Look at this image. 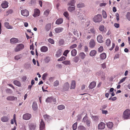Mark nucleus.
I'll use <instances>...</instances> for the list:
<instances>
[{
	"mask_svg": "<svg viewBox=\"0 0 130 130\" xmlns=\"http://www.w3.org/2000/svg\"><path fill=\"white\" fill-rule=\"evenodd\" d=\"M51 23H48L46 25L45 29L47 31H48L51 28Z\"/></svg>",
	"mask_w": 130,
	"mask_h": 130,
	"instance_id": "nucleus-27",
	"label": "nucleus"
},
{
	"mask_svg": "<svg viewBox=\"0 0 130 130\" xmlns=\"http://www.w3.org/2000/svg\"><path fill=\"white\" fill-rule=\"evenodd\" d=\"M64 108V106L62 105H59L57 107V108L59 110H62Z\"/></svg>",
	"mask_w": 130,
	"mask_h": 130,
	"instance_id": "nucleus-39",
	"label": "nucleus"
},
{
	"mask_svg": "<svg viewBox=\"0 0 130 130\" xmlns=\"http://www.w3.org/2000/svg\"><path fill=\"white\" fill-rule=\"evenodd\" d=\"M13 12V10L11 9H10L8 10L7 12H6V15H8L9 14H11Z\"/></svg>",
	"mask_w": 130,
	"mask_h": 130,
	"instance_id": "nucleus-50",
	"label": "nucleus"
},
{
	"mask_svg": "<svg viewBox=\"0 0 130 130\" xmlns=\"http://www.w3.org/2000/svg\"><path fill=\"white\" fill-rule=\"evenodd\" d=\"M96 42L93 39H91L89 42V46L90 48L94 47L96 45Z\"/></svg>",
	"mask_w": 130,
	"mask_h": 130,
	"instance_id": "nucleus-4",
	"label": "nucleus"
},
{
	"mask_svg": "<svg viewBox=\"0 0 130 130\" xmlns=\"http://www.w3.org/2000/svg\"><path fill=\"white\" fill-rule=\"evenodd\" d=\"M77 45L76 44H74L71 45L70 47V49H72L76 47H77Z\"/></svg>",
	"mask_w": 130,
	"mask_h": 130,
	"instance_id": "nucleus-57",
	"label": "nucleus"
},
{
	"mask_svg": "<svg viewBox=\"0 0 130 130\" xmlns=\"http://www.w3.org/2000/svg\"><path fill=\"white\" fill-rule=\"evenodd\" d=\"M32 107L33 110L34 111L36 110L38 108V106L37 103L35 102H33Z\"/></svg>",
	"mask_w": 130,
	"mask_h": 130,
	"instance_id": "nucleus-21",
	"label": "nucleus"
},
{
	"mask_svg": "<svg viewBox=\"0 0 130 130\" xmlns=\"http://www.w3.org/2000/svg\"><path fill=\"white\" fill-rule=\"evenodd\" d=\"M90 32L94 35H95L96 33V31L95 29L94 28H91L90 30Z\"/></svg>",
	"mask_w": 130,
	"mask_h": 130,
	"instance_id": "nucleus-34",
	"label": "nucleus"
},
{
	"mask_svg": "<svg viewBox=\"0 0 130 130\" xmlns=\"http://www.w3.org/2000/svg\"><path fill=\"white\" fill-rule=\"evenodd\" d=\"M79 55L80 57V58L82 59H84L86 56V55L83 52H80L79 54Z\"/></svg>",
	"mask_w": 130,
	"mask_h": 130,
	"instance_id": "nucleus-29",
	"label": "nucleus"
},
{
	"mask_svg": "<svg viewBox=\"0 0 130 130\" xmlns=\"http://www.w3.org/2000/svg\"><path fill=\"white\" fill-rule=\"evenodd\" d=\"M21 12L22 15L24 16L27 17L29 15L28 11L26 9L21 10Z\"/></svg>",
	"mask_w": 130,
	"mask_h": 130,
	"instance_id": "nucleus-9",
	"label": "nucleus"
},
{
	"mask_svg": "<svg viewBox=\"0 0 130 130\" xmlns=\"http://www.w3.org/2000/svg\"><path fill=\"white\" fill-rule=\"evenodd\" d=\"M107 127L110 129H111L113 126V124L111 122L107 123Z\"/></svg>",
	"mask_w": 130,
	"mask_h": 130,
	"instance_id": "nucleus-26",
	"label": "nucleus"
},
{
	"mask_svg": "<svg viewBox=\"0 0 130 130\" xmlns=\"http://www.w3.org/2000/svg\"><path fill=\"white\" fill-rule=\"evenodd\" d=\"M102 68L103 69H104L106 68V63L104 62L102 64H101Z\"/></svg>",
	"mask_w": 130,
	"mask_h": 130,
	"instance_id": "nucleus-63",
	"label": "nucleus"
},
{
	"mask_svg": "<svg viewBox=\"0 0 130 130\" xmlns=\"http://www.w3.org/2000/svg\"><path fill=\"white\" fill-rule=\"evenodd\" d=\"M53 99V97L52 96L46 99L45 101L47 103L51 102H52Z\"/></svg>",
	"mask_w": 130,
	"mask_h": 130,
	"instance_id": "nucleus-35",
	"label": "nucleus"
},
{
	"mask_svg": "<svg viewBox=\"0 0 130 130\" xmlns=\"http://www.w3.org/2000/svg\"><path fill=\"white\" fill-rule=\"evenodd\" d=\"M48 48L47 47L45 46H43L42 47L40 48V50L42 52H45L47 51Z\"/></svg>",
	"mask_w": 130,
	"mask_h": 130,
	"instance_id": "nucleus-23",
	"label": "nucleus"
},
{
	"mask_svg": "<svg viewBox=\"0 0 130 130\" xmlns=\"http://www.w3.org/2000/svg\"><path fill=\"white\" fill-rule=\"evenodd\" d=\"M71 55L73 56H75L76 54L77 51L76 50L74 49L71 51Z\"/></svg>",
	"mask_w": 130,
	"mask_h": 130,
	"instance_id": "nucleus-36",
	"label": "nucleus"
},
{
	"mask_svg": "<svg viewBox=\"0 0 130 130\" xmlns=\"http://www.w3.org/2000/svg\"><path fill=\"white\" fill-rule=\"evenodd\" d=\"M62 63L64 64L67 65H70L71 63L69 61L65 60L62 62Z\"/></svg>",
	"mask_w": 130,
	"mask_h": 130,
	"instance_id": "nucleus-40",
	"label": "nucleus"
},
{
	"mask_svg": "<svg viewBox=\"0 0 130 130\" xmlns=\"http://www.w3.org/2000/svg\"><path fill=\"white\" fill-rule=\"evenodd\" d=\"M102 79L104 80L105 78V74L103 72V73L101 75Z\"/></svg>",
	"mask_w": 130,
	"mask_h": 130,
	"instance_id": "nucleus-64",
	"label": "nucleus"
},
{
	"mask_svg": "<svg viewBox=\"0 0 130 130\" xmlns=\"http://www.w3.org/2000/svg\"><path fill=\"white\" fill-rule=\"evenodd\" d=\"M75 87V80H72L71 84V89H74Z\"/></svg>",
	"mask_w": 130,
	"mask_h": 130,
	"instance_id": "nucleus-28",
	"label": "nucleus"
},
{
	"mask_svg": "<svg viewBox=\"0 0 130 130\" xmlns=\"http://www.w3.org/2000/svg\"><path fill=\"white\" fill-rule=\"evenodd\" d=\"M93 20L95 22H100L102 20V16L100 14H98L94 17Z\"/></svg>",
	"mask_w": 130,
	"mask_h": 130,
	"instance_id": "nucleus-1",
	"label": "nucleus"
},
{
	"mask_svg": "<svg viewBox=\"0 0 130 130\" xmlns=\"http://www.w3.org/2000/svg\"><path fill=\"white\" fill-rule=\"evenodd\" d=\"M10 116L8 115L7 116H4L1 118V120L3 122H7L10 119Z\"/></svg>",
	"mask_w": 130,
	"mask_h": 130,
	"instance_id": "nucleus-5",
	"label": "nucleus"
},
{
	"mask_svg": "<svg viewBox=\"0 0 130 130\" xmlns=\"http://www.w3.org/2000/svg\"><path fill=\"white\" fill-rule=\"evenodd\" d=\"M75 9V7H69L68 8V10L70 11L71 12L74 10Z\"/></svg>",
	"mask_w": 130,
	"mask_h": 130,
	"instance_id": "nucleus-45",
	"label": "nucleus"
},
{
	"mask_svg": "<svg viewBox=\"0 0 130 130\" xmlns=\"http://www.w3.org/2000/svg\"><path fill=\"white\" fill-rule=\"evenodd\" d=\"M45 128V124L42 120L41 119L40 123V130H42Z\"/></svg>",
	"mask_w": 130,
	"mask_h": 130,
	"instance_id": "nucleus-15",
	"label": "nucleus"
},
{
	"mask_svg": "<svg viewBox=\"0 0 130 130\" xmlns=\"http://www.w3.org/2000/svg\"><path fill=\"white\" fill-rule=\"evenodd\" d=\"M22 55L21 54H19L15 56L14 57V59L17 60H18L22 57Z\"/></svg>",
	"mask_w": 130,
	"mask_h": 130,
	"instance_id": "nucleus-41",
	"label": "nucleus"
},
{
	"mask_svg": "<svg viewBox=\"0 0 130 130\" xmlns=\"http://www.w3.org/2000/svg\"><path fill=\"white\" fill-rule=\"evenodd\" d=\"M31 117V115L30 114L26 113L23 115V118L24 120H27L29 119Z\"/></svg>",
	"mask_w": 130,
	"mask_h": 130,
	"instance_id": "nucleus-8",
	"label": "nucleus"
},
{
	"mask_svg": "<svg viewBox=\"0 0 130 130\" xmlns=\"http://www.w3.org/2000/svg\"><path fill=\"white\" fill-rule=\"evenodd\" d=\"M17 98L16 97L12 96H9L7 97L6 99L8 101H13L17 100Z\"/></svg>",
	"mask_w": 130,
	"mask_h": 130,
	"instance_id": "nucleus-11",
	"label": "nucleus"
},
{
	"mask_svg": "<svg viewBox=\"0 0 130 130\" xmlns=\"http://www.w3.org/2000/svg\"><path fill=\"white\" fill-rule=\"evenodd\" d=\"M8 3L6 1L3 2L1 4L2 8H5L8 6Z\"/></svg>",
	"mask_w": 130,
	"mask_h": 130,
	"instance_id": "nucleus-18",
	"label": "nucleus"
},
{
	"mask_svg": "<svg viewBox=\"0 0 130 130\" xmlns=\"http://www.w3.org/2000/svg\"><path fill=\"white\" fill-rule=\"evenodd\" d=\"M59 82L58 80H56L54 83V87L57 86L59 84Z\"/></svg>",
	"mask_w": 130,
	"mask_h": 130,
	"instance_id": "nucleus-52",
	"label": "nucleus"
},
{
	"mask_svg": "<svg viewBox=\"0 0 130 130\" xmlns=\"http://www.w3.org/2000/svg\"><path fill=\"white\" fill-rule=\"evenodd\" d=\"M47 74L46 73H44L43 75L42 78L43 80H45V78L47 76Z\"/></svg>",
	"mask_w": 130,
	"mask_h": 130,
	"instance_id": "nucleus-59",
	"label": "nucleus"
},
{
	"mask_svg": "<svg viewBox=\"0 0 130 130\" xmlns=\"http://www.w3.org/2000/svg\"><path fill=\"white\" fill-rule=\"evenodd\" d=\"M10 41L13 44L17 42L18 41V40L17 38H13L10 39Z\"/></svg>",
	"mask_w": 130,
	"mask_h": 130,
	"instance_id": "nucleus-31",
	"label": "nucleus"
},
{
	"mask_svg": "<svg viewBox=\"0 0 130 130\" xmlns=\"http://www.w3.org/2000/svg\"><path fill=\"white\" fill-rule=\"evenodd\" d=\"M103 50V47L102 46H101L98 49V51L100 52H102Z\"/></svg>",
	"mask_w": 130,
	"mask_h": 130,
	"instance_id": "nucleus-61",
	"label": "nucleus"
},
{
	"mask_svg": "<svg viewBox=\"0 0 130 130\" xmlns=\"http://www.w3.org/2000/svg\"><path fill=\"white\" fill-rule=\"evenodd\" d=\"M63 30V28L61 27H58L55 28V31L56 33H59L62 32Z\"/></svg>",
	"mask_w": 130,
	"mask_h": 130,
	"instance_id": "nucleus-17",
	"label": "nucleus"
},
{
	"mask_svg": "<svg viewBox=\"0 0 130 130\" xmlns=\"http://www.w3.org/2000/svg\"><path fill=\"white\" fill-rule=\"evenodd\" d=\"M102 73H103V72L102 71H100L96 73V75L98 76H100Z\"/></svg>",
	"mask_w": 130,
	"mask_h": 130,
	"instance_id": "nucleus-62",
	"label": "nucleus"
},
{
	"mask_svg": "<svg viewBox=\"0 0 130 130\" xmlns=\"http://www.w3.org/2000/svg\"><path fill=\"white\" fill-rule=\"evenodd\" d=\"M69 51L68 50L65 51L63 53V55L65 56H67V54L69 53Z\"/></svg>",
	"mask_w": 130,
	"mask_h": 130,
	"instance_id": "nucleus-58",
	"label": "nucleus"
},
{
	"mask_svg": "<svg viewBox=\"0 0 130 130\" xmlns=\"http://www.w3.org/2000/svg\"><path fill=\"white\" fill-rule=\"evenodd\" d=\"M78 129L79 130H86V128L83 126L80 125L79 126Z\"/></svg>",
	"mask_w": 130,
	"mask_h": 130,
	"instance_id": "nucleus-42",
	"label": "nucleus"
},
{
	"mask_svg": "<svg viewBox=\"0 0 130 130\" xmlns=\"http://www.w3.org/2000/svg\"><path fill=\"white\" fill-rule=\"evenodd\" d=\"M126 18L129 21H130V13L128 12L127 13Z\"/></svg>",
	"mask_w": 130,
	"mask_h": 130,
	"instance_id": "nucleus-56",
	"label": "nucleus"
},
{
	"mask_svg": "<svg viewBox=\"0 0 130 130\" xmlns=\"http://www.w3.org/2000/svg\"><path fill=\"white\" fill-rule=\"evenodd\" d=\"M102 15L103 17L105 19L106 18L107 15L106 12L104 10L102 11Z\"/></svg>",
	"mask_w": 130,
	"mask_h": 130,
	"instance_id": "nucleus-49",
	"label": "nucleus"
},
{
	"mask_svg": "<svg viewBox=\"0 0 130 130\" xmlns=\"http://www.w3.org/2000/svg\"><path fill=\"white\" fill-rule=\"evenodd\" d=\"M96 53V51L94 50H92L90 53V55L91 56H95Z\"/></svg>",
	"mask_w": 130,
	"mask_h": 130,
	"instance_id": "nucleus-30",
	"label": "nucleus"
},
{
	"mask_svg": "<svg viewBox=\"0 0 130 130\" xmlns=\"http://www.w3.org/2000/svg\"><path fill=\"white\" fill-rule=\"evenodd\" d=\"M92 118L94 121H97L99 120L98 117L97 116H92Z\"/></svg>",
	"mask_w": 130,
	"mask_h": 130,
	"instance_id": "nucleus-47",
	"label": "nucleus"
},
{
	"mask_svg": "<svg viewBox=\"0 0 130 130\" xmlns=\"http://www.w3.org/2000/svg\"><path fill=\"white\" fill-rule=\"evenodd\" d=\"M5 26L8 29H12L13 27L12 26L10 25L9 23L8 22H6L4 23Z\"/></svg>",
	"mask_w": 130,
	"mask_h": 130,
	"instance_id": "nucleus-24",
	"label": "nucleus"
},
{
	"mask_svg": "<svg viewBox=\"0 0 130 130\" xmlns=\"http://www.w3.org/2000/svg\"><path fill=\"white\" fill-rule=\"evenodd\" d=\"M79 60V58L77 56L75 57L73 59V61L75 63L77 62Z\"/></svg>",
	"mask_w": 130,
	"mask_h": 130,
	"instance_id": "nucleus-54",
	"label": "nucleus"
},
{
	"mask_svg": "<svg viewBox=\"0 0 130 130\" xmlns=\"http://www.w3.org/2000/svg\"><path fill=\"white\" fill-rule=\"evenodd\" d=\"M43 117L45 120H46L47 121H48L49 120L50 118V116L47 115H44Z\"/></svg>",
	"mask_w": 130,
	"mask_h": 130,
	"instance_id": "nucleus-37",
	"label": "nucleus"
},
{
	"mask_svg": "<svg viewBox=\"0 0 130 130\" xmlns=\"http://www.w3.org/2000/svg\"><path fill=\"white\" fill-rule=\"evenodd\" d=\"M13 83L14 84L18 87H20L21 86L20 82L18 80H14L13 81Z\"/></svg>",
	"mask_w": 130,
	"mask_h": 130,
	"instance_id": "nucleus-32",
	"label": "nucleus"
},
{
	"mask_svg": "<svg viewBox=\"0 0 130 130\" xmlns=\"http://www.w3.org/2000/svg\"><path fill=\"white\" fill-rule=\"evenodd\" d=\"M96 85V83L95 82H91L89 86V88L91 89H92L94 88L95 86Z\"/></svg>",
	"mask_w": 130,
	"mask_h": 130,
	"instance_id": "nucleus-22",
	"label": "nucleus"
},
{
	"mask_svg": "<svg viewBox=\"0 0 130 130\" xmlns=\"http://www.w3.org/2000/svg\"><path fill=\"white\" fill-rule=\"evenodd\" d=\"M83 121L85 122H86V124L89 127L90 126L91 121L90 120L87 119V117H84L83 119Z\"/></svg>",
	"mask_w": 130,
	"mask_h": 130,
	"instance_id": "nucleus-6",
	"label": "nucleus"
},
{
	"mask_svg": "<svg viewBox=\"0 0 130 130\" xmlns=\"http://www.w3.org/2000/svg\"><path fill=\"white\" fill-rule=\"evenodd\" d=\"M77 15L78 19L81 20L84 19L85 16V14L84 12H82L81 13L78 12V14H77Z\"/></svg>",
	"mask_w": 130,
	"mask_h": 130,
	"instance_id": "nucleus-7",
	"label": "nucleus"
},
{
	"mask_svg": "<svg viewBox=\"0 0 130 130\" xmlns=\"http://www.w3.org/2000/svg\"><path fill=\"white\" fill-rule=\"evenodd\" d=\"M85 6V5L83 3H80L77 4V7L78 8L83 7Z\"/></svg>",
	"mask_w": 130,
	"mask_h": 130,
	"instance_id": "nucleus-38",
	"label": "nucleus"
},
{
	"mask_svg": "<svg viewBox=\"0 0 130 130\" xmlns=\"http://www.w3.org/2000/svg\"><path fill=\"white\" fill-rule=\"evenodd\" d=\"M106 55L105 53H103L100 55V58L102 60L105 59L106 58Z\"/></svg>",
	"mask_w": 130,
	"mask_h": 130,
	"instance_id": "nucleus-33",
	"label": "nucleus"
},
{
	"mask_svg": "<svg viewBox=\"0 0 130 130\" xmlns=\"http://www.w3.org/2000/svg\"><path fill=\"white\" fill-rule=\"evenodd\" d=\"M63 15L65 17L67 18H69V14L68 12L67 11H65L63 13Z\"/></svg>",
	"mask_w": 130,
	"mask_h": 130,
	"instance_id": "nucleus-44",
	"label": "nucleus"
},
{
	"mask_svg": "<svg viewBox=\"0 0 130 130\" xmlns=\"http://www.w3.org/2000/svg\"><path fill=\"white\" fill-rule=\"evenodd\" d=\"M69 84L68 82L65 83L63 85V89L64 91L67 90L69 89Z\"/></svg>",
	"mask_w": 130,
	"mask_h": 130,
	"instance_id": "nucleus-12",
	"label": "nucleus"
},
{
	"mask_svg": "<svg viewBox=\"0 0 130 130\" xmlns=\"http://www.w3.org/2000/svg\"><path fill=\"white\" fill-rule=\"evenodd\" d=\"M24 48V46L22 44H19L15 48L14 51L16 52H18L20 51Z\"/></svg>",
	"mask_w": 130,
	"mask_h": 130,
	"instance_id": "nucleus-3",
	"label": "nucleus"
},
{
	"mask_svg": "<svg viewBox=\"0 0 130 130\" xmlns=\"http://www.w3.org/2000/svg\"><path fill=\"white\" fill-rule=\"evenodd\" d=\"M63 21V19L62 18H59L56 20L55 24L57 25L60 24L62 23Z\"/></svg>",
	"mask_w": 130,
	"mask_h": 130,
	"instance_id": "nucleus-20",
	"label": "nucleus"
},
{
	"mask_svg": "<svg viewBox=\"0 0 130 130\" xmlns=\"http://www.w3.org/2000/svg\"><path fill=\"white\" fill-rule=\"evenodd\" d=\"M105 124L103 122H101L98 125V127L99 129H104L105 128Z\"/></svg>",
	"mask_w": 130,
	"mask_h": 130,
	"instance_id": "nucleus-13",
	"label": "nucleus"
},
{
	"mask_svg": "<svg viewBox=\"0 0 130 130\" xmlns=\"http://www.w3.org/2000/svg\"><path fill=\"white\" fill-rule=\"evenodd\" d=\"M40 13L39 10L37 9H36L34 10V13L33 16L35 17H38Z\"/></svg>",
	"mask_w": 130,
	"mask_h": 130,
	"instance_id": "nucleus-10",
	"label": "nucleus"
},
{
	"mask_svg": "<svg viewBox=\"0 0 130 130\" xmlns=\"http://www.w3.org/2000/svg\"><path fill=\"white\" fill-rule=\"evenodd\" d=\"M6 92L7 93L11 94L12 92V91L10 89H7L6 90Z\"/></svg>",
	"mask_w": 130,
	"mask_h": 130,
	"instance_id": "nucleus-46",
	"label": "nucleus"
},
{
	"mask_svg": "<svg viewBox=\"0 0 130 130\" xmlns=\"http://www.w3.org/2000/svg\"><path fill=\"white\" fill-rule=\"evenodd\" d=\"M111 43L110 40V39H107L106 40V44L107 46H109Z\"/></svg>",
	"mask_w": 130,
	"mask_h": 130,
	"instance_id": "nucleus-51",
	"label": "nucleus"
},
{
	"mask_svg": "<svg viewBox=\"0 0 130 130\" xmlns=\"http://www.w3.org/2000/svg\"><path fill=\"white\" fill-rule=\"evenodd\" d=\"M49 12V10H47L45 11L44 12V15H45L46 16H47L48 15Z\"/></svg>",
	"mask_w": 130,
	"mask_h": 130,
	"instance_id": "nucleus-55",
	"label": "nucleus"
},
{
	"mask_svg": "<svg viewBox=\"0 0 130 130\" xmlns=\"http://www.w3.org/2000/svg\"><path fill=\"white\" fill-rule=\"evenodd\" d=\"M99 29L100 31L102 32V34L105 33L106 32L105 30H104V26L103 25H100L99 27Z\"/></svg>",
	"mask_w": 130,
	"mask_h": 130,
	"instance_id": "nucleus-16",
	"label": "nucleus"
},
{
	"mask_svg": "<svg viewBox=\"0 0 130 130\" xmlns=\"http://www.w3.org/2000/svg\"><path fill=\"white\" fill-rule=\"evenodd\" d=\"M36 127V125L33 124H31L29 125L30 130H35Z\"/></svg>",
	"mask_w": 130,
	"mask_h": 130,
	"instance_id": "nucleus-25",
	"label": "nucleus"
},
{
	"mask_svg": "<svg viewBox=\"0 0 130 130\" xmlns=\"http://www.w3.org/2000/svg\"><path fill=\"white\" fill-rule=\"evenodd\" d=\"M77 122L75 123L73 125L72 128L73 130H75L77 128Z\"/></svg>",
	"mask_w": 130,
	"mask_h": 130,
	"instance_id": "nucleus-48",
	"label": "nucleus"
},
{
	"mask_svg": "<svg viewBox=\"0 0 130 130\" xmlns=\"http://www.w3.org/2000/svg\"><path fill=\"white\" fill-rule=\"evenodd\" d=\"M97 40L98 42L100 43H102L103 42V38L102 36L100 35L98 36L97 38Z\"/></svg>",
	"mask_w": 130,
	"mask_h": 130,
	"instance_id": "nucleus-14",
	"label": "nucleus"
},
{
	"mask_svg": "<svg viewBox=\"0 0 130 130\" xmlns=\"http://www.w3.org/2000/svg\"><path fill=\"white\" fill-rule=\"evenodd\" d=\"M62 51L61 49H59L56 52V56L57 57H59L62 54Z\"/></svg>",
	"mask_w": 130,
	"mask_h": 130,
	"instance_id": "nucleus-19",
	"label": "nucleus"
},
{
	"mask_svg": "<svg viewBox=\"0 0 130 130\" xmlns=\"http://www.w3.org/2000/svg\"><path fill=\"white\" fill-rule=\"evenodd\" d=\"M130 117V110L127 109L123 112V118L125 119H128Z\"/></svg>",
	"mask_w": 130,
	"mask_h": 130,
	"instance_id": "nucleus-2",
	"label": "nucleus"
},
{
	"mask_svg": "<svg viewBox=\"0 0 130 130\" xmlns=\"http://www.w3.org/2000/svg\"><path fill=\"white\" fill-rule=\"evenodd\" d=\"M126 78V77H125L122 79H121L119 81V84H120V83H122L123 82H124L125 80V79Z\"/></svg>",
	"mask_w": 130,
	"mask_h": 130,
	"instance_id": "nucleus-60",
	"label": "nucleus"
},
{
	"mask_svg": "<svg viewBox=\"0 0 130 130\" xmlns=\"http://www.w3.org/2000/svg\"><path fill=\"white\" fill-rule=\"evenodd\" d=\"M48 42L51 43V44H54V40L51 39V38H49L48 40Z\"/></svg>",
	"mask_w": 130,
	"mask_h": 130,
	"instance_id": "nucleus-53",
	"label": "nucleus"
},
{
	"mask_svg": "<svg viewBox=\"0 0 130 130\" xmlns=\"http://www.w3.org/2000/svg\"><path fill=\"white\" fill-rule=\"evenodd\" d=\"M75 2V1L73 0H71L69 3H68V4L69 5L73 6Z\"/></svg>",
	"mask_w": 130,
	"mask_h": 130,
	"instance_id": "nucleus-43",
	"label": "nucleus"
}]
</instances>
